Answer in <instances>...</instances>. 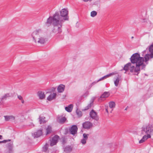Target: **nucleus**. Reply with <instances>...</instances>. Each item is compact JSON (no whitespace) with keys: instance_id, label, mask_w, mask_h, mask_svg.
<instances>
[{"instance_id":"1","label":"nucleus","mask_w":153,"mask_h":153,"mask_svg":"<svg viewBox=\"0 0 153 153\" xmlns=\"http://www.w3.org/2000/svg\"><path fill=\"white\" fill-rule=\"evenodd\" d=\"M63 23L48 18L45 23V25L48 27L52 24L54 26L53 29L52 30L53 32L59 36L62 32V27Z\"/></svg>"},{"instance_id":"2","label":"nucleus","mask_w":153,"mask_h":153,"mask_svg":"<svg viewBox=\"0 0 153 153\" xmlns=\"http://www.w3.org/2000/svg\"><path fill=\"white\" fill-rule=\"evenodd\" d=\"M68 14L67 9L63 8L60 11V15L59 12L56 11L52 16H50L49 18L64 23L65 21L69 20Z\"/></svg>"},{"instance_id":"3","label":"nucleus","mask_w":153,"mask_h":153,"mask_svg":"<svg viewBox=\"0 0 153 153\" xmlns=\"http://www.w3.org/2000/svg\"><path fill=\"white\" fill-rule=\"evenodd\" d=\"M131 63L136 64V68L135 70V72L140 71V66L144 61V58L140 56V54L138 53L133 54L130 59Z\"/></svg>"},{"instance_id":"4","label":"nucleus","mask_w":153,"mask_h":153,"mask_svg":"<svg viewBox=\"0 0 153 153\" xmlns=\"http://www.w3.org/2000/svg\"><path fill=\"white\" fill-rule=\"evenodd\" d=\"M41 33L40 30H36L33 32L32 36L35 43L38 42V43L43 44L45 43V39L44 37L40 36V34Z\"/></svg>"},{"instance_id":"5","label":"nucleus","mask_w":153,"mask_h":153,"mask_svg":"<svg viewBox=\"0 0 153 153\" xmlns=\"http://www.w3.org/2000/svg\"><path fill=\"white\" fill-rule=\"evenodd\" d=\"M142 134H147V135H150L153 133V125L150 124H148L146 127H142Z\"/></svg>"},{"instance_id":"6","label":"nucleus","mask_w":153,"mask_h":153,"mask_svg":"<svg viewBox=\"0 0 153 153\" xmlns=\"http://www.w3.org/2000/svg\"><path fill=\"white\" fill-rule=\"evenodd\" d=\"M13 95L12 93H9L4 94L0 98V106H3L4 104L5 101L7 99L13 97Z\"/></svg>"},{"instance_id":"7","label":"nucleus","mask_w":153,"mask_h":153,"mask_svg":"<svg viewBox=\"0 0 153 153\" xmlns=\"http://www.w3.org/2000/svg\"><path fill=\"white\" fill-rule=\"evenodd\" d=\"M78 128L77 126L73 125L69 128V131L70 133L74 135L77 133Z\"/></svg>"},{"instance_id":"8","label":"nucleus","mask_w":153,"mask_h":153,"mask_svg":"<svg viewBox=\"0 0 153 153\" xmlns=\"http://www.w3.org/2000/svg\"><path fill=\"white\" fill-rule=\"evenodd\" d=\"M90 116L93 119H94L97 121L99 120V117L97 115V113L95 111L93 110H92L90 113Z\"/></svg>"},{"instance_id":"9","label":"nucleus","mask_w":153,"mask_h":153,"mask_svg":"<svg viewBox=\"0 0 153 153\" xmlns=\"http://www.w3.org/2000/svg\"><path fill=\"white\" fill-rule=\"evenodd\" d=\"M59 137L57 135L54 136L52 138L50 146H53L56 144L58 142V140Z\"/></svg>"},{"instance_id":"10","label":"nucleus","mask_w":153,"mask_h":153,"mask_svg":"<svg viewBox=\"0 0 153 153\" xmlns=\"http://www.w3.org/2000/svg\"><path fill=\"white\" fill-rule=\"evenodd\" d=\"M13 142L8 143L7 144V148L8 149L7 153H12L13 152Z\"/></svg>"},{"instance_id":"11","label":"nucleus","mask_w":153,"mask_h":153,"mask_svg":"<svg viewBox=\"0 0 153 153\" xmlns=\"http://www.w3.org/2000/svg\"><path fill=\"white\" fill-rule=\"evenodd\" d=\"M153 58V52L151 53V54H147L145 55L144 61L147 64H148V61L151 59Z\"/></svg>"},{"instance_id":"12","label":"nucleus","mask_w":153,"mask_h":153,"mask_svg":"<svg viewBox=\"0 0 153 153\" xmlns=\"http://www.w3.org/2000/svg\"><path fill=\"white\" fill-rule=\"evenodd\" d=\"M66 120V118L62 115H58L57 117V122L60 124H63Z\"/></svg>"},{"instance_id":"13","label":"nucleus","mask_w":153,"mask_h":153,"mask_svg":"<svg viewBox=\"0 0 153 153\" xmlns=\"http://www.w3.org/2000/svg\"><path fill=\"white\" fill-rule=\"evenodd\" d=\"M93 126L92 123L89 121H87L82 124V126L84 128L89 129Z\"/></svg>"},{"instance_id":"14","label":"nucleus","mask_w":153,"mask_h":153,"mask_svg":"<svg viewBox=\"0 0 153 153\" xmlns=\"http://www.w3.org/2000/svg\"><path fill=\"white\" fill-rule=\"evenodd\" d=\"M110 95L108 92H105L102 94L101 96L98 98V100L100 101L102 100L103 99L108 97Z\"/></svg>"},{"instance_id":"15","label":"nucleus","mask_w":153,"mask_h":153,"mask_svg":"<svg viewBox=\"0 0 153 153\" xmlns=\"http://www.w3.org/2000/svg\"><path fill=\"white\" fill-rule=\"evenodd\" d=\"M95 99V97H93L91 100L90 103L82 110L83 111H86L89 109L91 107V106L93 105V102Z\"/></svg>"},{"instance_id":"16","label":"nucleus","mask_w":153,"mask_h":153,"mask_svg":"<svg viewBox=\"0 0 153 153\" xmlns=\"http://www.w3.org/2000/svg\"><path fill=\"white\" fill-rule=\"evenodd\" d=\"M43 132L42 130H39L36 132H35L33 136L34 138H37L42 135Z\"/></svg>"},{"instance_id":"17","label":"nucleus","mask_w":153,"mask_h":153,"mask_svg":"<svg viewBox=\"0 0 153 153\" xmlns=\"http://www.w3.org/2000/svg\"><path fill=\"white\" fill-rule=\"evenodd\" d=\"M4 117L6 121H8L9 120L13 121L15 119V117L13 115L4 116Z\"/></svg>"},{"instance_id":"18","label":"nucleus","mask_w":153,"mask_h":153,"mask_svg":"<svg viewBox=\"0 0 153 153\" xmlns=\"http://www.w3.org/2000/svg\"><path fill=\"white\" fill-rule=\"evenodd\" d=\"M65 88V85L63 84L60 85L57 88V91L59 93H62L64 91Z\"/></svg>"},{"instance_id":"19","label":"nucleus","mask_w":153,"mask_h":153,"mask_svg":"<svg viewBox=\"0 0 153 153\" xmlns=\"http://www.w3.org/2000/svg\"><path fill=\"white\" fill-rule=\"evenodd\" d=\"M56 94L55 93H53L52 94H51L47 98V99L49 101H51L53 99L56 98Z\"/></svg>"},{"instance_id":"20","label":"nucleus","mask_w":153,"mask_h":153,"mask_svg":"<svg viewBox=\"0 0 153 153\" xmlns=\"http://www.w3.org/2000/svg\"><path fill=\"white\" fill-rule=\"evenodd\" d=\"M37 94L39 97V99L41 100L45 98V97L44 93L41 91H39L37 93Z\"/></svg>"},{"instance_id":"21","label":"nucleus","mask_w":153,"mask_h":153,"mask_svg":"<svg viewBox=\"0 0 153 153\" xmlns=\"http://www.w3.org/2000/svg\"><path fill=\"white\" fill-rule=\"evenodd\" d=\"M72 148L70 146H67L64 148V151L65 153H69L71 152Z\"/></svg>"},{"instance_id":"22","label":"nucleus","mask_w":153,"mask_h":153,"mask_svg":"<svg viewBox=\"0 0 153 153\" xmlns=\"http://www.w3.org/2000/svg\"><path fill=\"white\" fill-rule=\"evenodd\" d=\"M136 68V67L135 68L134 66H132L131 67H130L129 68V70H130V71L132 73L133 72H134L135 73H137V74L135 73L134 74L135 75H138V74L140 73V71H138L137 72H135V70Z\"/></svg>"},{"instance_id":"23","label":"nucleus","mask_w":153,"mask_h":153,"mask_svg":"<svg viewBox=\"0 0 153 153\" xmlns=\"http://www.w3.org/2000/svg\"><path fill=\"white\" fill-rule=\"evenodd\" d=\"M73 108V105L72 104L65 107V110L68 112H71Z\"/></svg>"},{"instance_id":"24","label":"nucleus","mask_w":153,"mask_h":153,"mask_svg":"<svg viewBox=\"0 0 153 153\" xmlns=\"http://www.w3.org/2000/svg\"><path fill=\"white\" fill-rule=\"evenodd\" d=\"M131 64L130 62H129L126 64L123 68V70L127 71L129 70V67L131 66Z\"/></svg>"},{"instance_id":"25","label":"nucleus","mask_w":153,"mask_h":153,"mask_svg":"<svg viewBox=\"0 0 153 153\" xmlns=\"http://www.w3.org/2000/svg\"><path fill=\"white\" fill-rule=\"evenodd\" d=\"M45 117H41L39 116V121L40 124L44 123H46V121L45 120Z\"/></svg>"},{"instance_id":"26","label":"nucleus","mask_w":153,"mask_h":153,"mask_svg":"<svg viewBox=\"0 0 153 153\" xmlns=\"http://www.w3.org/2000/svg\"><path fill=\"white\" fill-rule=\"evenodd\" d=\"M120 77H118L114 81V84L116 86H117L118 85L119 83L120 82Z\"/></svg>"},{"instance_id":"27","label":"nucleus","mask_w":153,"mask_h":153,"mask_svg":"<svg viewBox=\"0 0 153 153\" xmlns=\"http://www.w3.org/2000/svg\"><path fill=\"white\" fill-rule=\"evenodd\" d=\"M46 135L50 133L52 131L51 127V126H48L46 128Z\"/></svg>"},{"instance_id":"28","label":"nucleus","mask_w":153,"mask_h":153,"mask_svg":"<svg viewBox=\"0 0 153 153\" xmlns=\"http://www.w3.org/2000/svg\"><path fill=\"white\" fill-rule=\"evenodd\" d=\"M106 79V78H105V76H103V77H101V78H100V79H99L98 80H97V81L96 82H92L91 84V85L89 86V87L91 88V86L93 85H94V84H95V83H96L97 82H98L99 81H101L102 80L104 79Z\"/></svg>"},{"instance_id":"29","label":"nucleus","mask_w":153,"mask_h":153,"mask_svg":"<svg viewBox=\"0 0 153 153\" xmlns=\"http://www.w3.org/2000/svg\"><path fill=\"white\" fill-rule=\"evenodd\" d=\"M109 107L111 108H114L115 106V103L113 101L110 102L109 103Z\"/></svg>"},{"instance_id":"30","label":"nucleus","mask_w":153,"mask_h":153,"mask_svg":"<svg viewBox=\"0 0 153 153\" xmlns=\"http://www.w3.org/2000/svg\"><path fill=\"white\" fill-rule=\"evenodd\" d=\"M151 137V135H144L142 138V139L143 140H144V142L146 140H147L149 138H150Z\"/></svg>"},{"instance_id":"31","label":"nucleus","mask_w":153,"mask_h":153,"mask_svg":"<svg viewBox=\"0 0 153 153\" xmlns=\"http://www.w3.org/2000/svg\"><path fill=\"white\" fill-rule=\"evenodd\" d=\"M48 148V144L46 143L45 145L42 148V151L43 152H46Z\"/></svg>"},{"instance_id":"32","label":"nucleus","mask_w":153,"mask_h":153,"mask_svg":"<svg viewBox=\"0 0 153 153\" xmlns=\"http://www.w3.org/2000/svg\"><path fill=\"white\" fill-rule=\"evenodd\" d=\"M76 113L79 117H81L82 115V112L78 109L76 110Z\"/></svg>"},{"instance_id":"33","label":"nucleus","mask_w":153,"mask_h":153,"mask_svg":"<svg viewBox=\"0 0 153 153\" xmlns=\"http://www.w3.org/2000/svg\"><path fill=\"white\" fill-rule=\"evenodd\" d=\"M97 15V12L95 11H92L91 13V17H94Z\"/></svg>"},{"instance_id":"34","label":"nucleus","mask_w":153,"mask_h":153,"mask_svg":"<svg viewBox=\"0 0 153 153\" xmlns=\"http://www.w3.org/2000/svg\"><path fill=\"white\" fill-rule=\"evenodd\" d=\"M149 50L150 53L153 52V43L149 46Z\"/></svg>"},{"instance_id":"35","label":"nucleus","mask_w":153,"mask_h":153,"mask_svg":"<svg viewBox=\"0 0 153 153\" xmlns=\"http://www.w3.org/2000/svg\"><path fill=\"white\" fill-rule=\"evenodd\" d=\"M88 136H89L88 134H86V133H84L83 134V139L87 140L88 138Z\"/></svg>"},{"instance_id":"36","label":"nucleus","mask_w":153,"mask_h":153,"mask_svg":"<svg viewBox=\"0 0 153 153\" xmlns=\"http://www.w3.org/2000/svg\"><path fill=\"white\" fill-rule=\"evenodd\" d=\"M87 140L85 139H82L81 140V142L83 144H85L86 143V140Z\"/></svg>"},{"instance_id":"37","label":"nucleus","mask_w":153,"mask_h":153,"mask_svg":"<svg viewBox=\"0 0 153 153\" xmlns=\"http://www.w3.org/2000/svg\"><path fill=\"white\" fill-rule=\"evenodd\" d=\"M10 141H11V140L8 139V140H4L2 141H1V143H5L7 142H8Z\"/></svg>"},{"instance_id":"38","label":"nucleus","mask_w":153,"mask_h":153,"mask_svg":"<svg viewBox=\"0 0 153 153\" xmlns=\"http://www.w3.org/2000/svg\"><path fill=\"white\" fill-rule=\"evenodd\" d=\"M115 74H116V73H115L114 72H112V73H110L108 74V77H109L111 76L114 75Z\"/></svg>"},{"instance_id":"39","label":"nucleus","mask_w":153,"mask_h":153,"mask_svg":"<svg viewBox=\"0 0 153 153\" xmlns=\"http://www.w3.org/2000/svg\"><path fill=\"white\" fill-rule=\"evenodd\" d=\"M18 98L19 99V100H22V99H23L21 95H18Z\"/></svg>"},{"instance_id":"40","label":"nucleus","mask_w":153,"mask_h":153,"mask_svg":"<svg viewBox=\"0 0 153 153\" xmlns=\"http://www.w3.org/2000/svg\"><path fill=\"white\" fill-rule=\"evenodd\" d=\"M142 66V69L144 68L145 67L146 65L143 63V62L142 63V64L141 65Z\"/></svg>"},{"instance_id":"41","label":"nucleus","mask_w":153,"mask_h":153,"mask_svg":"<svg viewBox=\"0 0 153 153\" xmlns=\"http://www.w3.org/2000/svg\"><path fill=\"white\" fill-rule=\"evenodd\" d=\"M144 142V140H143L142 139L140 140V141H139V143H143Z\"/></svg>"},{"instance_id":"42","label":"nucleus","mask_w":153,"mask_h":153,"mask_svg":"<svg viewBox=\"0 0 153 153\" xmlns=\"http://www.w3.org/2000/svg\"><path fill=\"white\" fill-rule=\"evenodd\" d=\"M105 109V111H106V112H107V113H108V107H106Z\"/></svg>"},{"instance_id":"43","label":"nucleus","mask_w":153,"mask_h":153,"mask_svg":"<svg viewBox=\"0 0 153 153\" xmlns=\"http://www.w3.org/2000/svg\"><path fill=\"white\" fill-rule=\"evenodd\" d=\"M84 2H87L88 1H91L92 0H83Z\"/></svg>"},{"instance_id":"44","label":"nucleus","mask_w":153,"mask_h":153,"mask_svg":"<svg viewBox=\"0 0 153 153\" xmlns=\"http://www.w3.org/2000/svg\"><path fill=\"white\" fill-rule=\"evenodd\" d=\"M21 100V101H22V103H24V100H23V99H22V100Z\"/></svg>"},{"instance_id":"45","label":"nucleus","mask_w":153,"mask_h":153,"mask_svg":"<svg viewBox=\"0 0 153 153\" xmlns=\"http://www.w3.org/2000/svg\"><path fill=\"white\" fill-rule=\"evenodd\" d=\"M105 78H108V77H109L108 74H107V75H105Z\"/></svg>"},{"instance_id":"46","label":"nucleus","mask_w":153,"mask_h":153,"mask_svg":"<svg viewBox=\"0 0 153 153\" xmlns=\"http://www.w3.org/2000/svg\"><path fill=\"white\" fill-rule=\"evenodd\" d=\"M2 139V136L1 135H0V139Z\"/></svg>"},{"instance_id":"47","label":"nucleus","mask_w":153,"mask_h":153,"mask_svg":"<svg viewBox=\"0 0 153 153\" xmlns=\"http://www.w3.org/2000/svg\"><path fill=\"white\" fill-rule=\"evenodd\" d=\"M128 108V106H127V107L125 108V110H127V108Z\"/></svg>"},{"instance_id":"48","label":"nucleus","mask_w":153,"mask_h":153,"mask_svg":"<svg viewBox=\"0 0 153 153\" xmlns=\"http://www.w3.org/2000/svg\"><path fill=\"white\" fill-rule=\"evenodd\" d=\"M131 38L132 39H133L134 38V37H133V36H132V37H131Z\"/></svg>"},{"instance_id":"49","label":"nucleus","mask_w":153,"mask_h":153,"mask_svg":"<svg viewBox=\"0 0 153 153\" xmlns=\"http://www.w3.org/2000/svg\"><path fill=\"white\" fill-rule=\"evenodd\" d=\"M112 110H113V109H112L111 110V112H112Z\"/></svg>"},{"instance_id":"50","label":"nucleus","mask_w":153,"mask_h":153,"mask_svg":"<svg viewBox=\"0 0 153 153\" xmlns=\"http://www.w3.org/2000/svg\"><path fill=\"white\" fill-rule=\"evenodd\" d=\"M1 143V141H0V143Z\"/></svg>"},{"instance_id":"51","label":"nucleus","mask_w":153,"mask_h":153,"mask_svg":"<svg viewBox=\"0 0 153 153\" xmlns=\"http://www.w3.org/2000/svg\"><path fill=\"white\" fill-rule=\"evenodd\" d=\"M53 88V89L54 90L55 88Z\"/></svg>"}]
</instances>
